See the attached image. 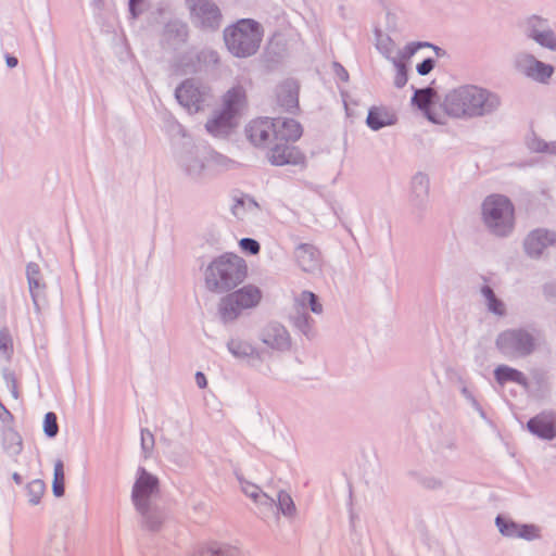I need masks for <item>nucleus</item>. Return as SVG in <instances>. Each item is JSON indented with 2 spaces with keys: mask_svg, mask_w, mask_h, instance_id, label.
Segmentation results:
<instances>
[{
  "mask_svg": "<svg viewBox=\"0 0 556 556\" xmlns=\"http://www.w3.org/2000/svg\"><path fill=\"white\" fill-rule=\"evenodd\" d=\"M498 105L496 96L477 86H462L452 90L443 102L453 117L470 118L492 112Z\"/></svg>",
  "mask_w": 556,
  "mask_h": 556,
  "instance_id": "obj_1",
  "label": "nucleus"
},
{
  "mask_svg": "<svg viewBox=\"0 0 556 556\" xmlns=\"http://www.w3.org/2000/svg\"><path fill=\"white\" fill-rule=\"evenodd\" d=\"M247 106L245 87L238 83L222 98L219 111L206 123V130L214 137L229 135L237 126Z\"/></svg>",
  "mask_w": 556,
  "mask_h": 556,
  "instance_id": "obj_2",
  "label": "nucleus"
},
{
  "mask_svg": "<svg viewBox=\"0 0 556 556\" xmlns=\"http://www.w3.org/2000/svg\"><path fill=\"white\" fill-rule=\"evenodd\" d=\"M245 132L254 146L263 147L275 141H296L302 136V127L293 119L265 117L252 121Z\"/></svg>",
  "mask_w": 556,
  "mask_h": 556,
  "instance_id": "obj_3",
  "label": "nucleus"
},
{
  "mask_svg": "<svg viewBox=\"0 0 556 556\" xmlns=\"http://www.w3.org/2000/svg\"><path fill=\"white\" fill-rule=\"evenodd\" d=\"M245 276L244 261L235 254H225L207 266L205 283L211 291L225 292L241 283Z\"/></svg>",
  "mask_w": 556,
  "mask_h": 556,
  "instance_id": "obj_4",
  "label": "nucleus"
},
{
  "mask_svg": "<svg viewBox=\"0 0 556 556\" xmlns=\"http://www.w3.org/2000/svg\"><path fill=\"white\" fill-rule=\"evenodd\" d=\"M263 38L261 25L253 20H241L225 29V42L228 50L238 58L254 54Z\"/></svg>",
  "mask_w": 556,
  "mask_h": 556,
  "instance_id": "obj_5",
  "label": "nucleus"
},
{
  "mask_svg": "<svg viewBox=\"0 0 556 556\" xmlns=\"http://www.w3.org/2000/svg\"><path fill=\"white\" fill-rule=\"evenodd\" d=\"M157 492V479L140 468L132 489V501L142 515L146 526L151 530L156 529L163 520L162 515L152 506Z\"/></svg>",
  "mask_w": 556,
  "mask_h": 556,
  "instance_id": "obj_6",
  "label": "nucleus"
},
{
  "mask_svg": "<svg viewBox=\"0 0 556 556\" xmlns=\"http://www.w3.org/2000/svg\"><path fill=\"white\" fill-rule=\"evenodd\" d=\"M482 218L493 233L506 236L514 228V206L506 197L490 195L482 204Z\"/></svg>",
  "mask_w": 556,
  "mask_h": 556,
  "instance_id": "obj_7",
  "label": "nucleus"
},
{
  "mask_svg": "<svg viewBox=\"0 0 556 556\" xmlns=\"http://www.w3.org/2000/svg\"><path fill=\"white\" fill-rule=\"evenodd\" d=\"M261 299V290L253 285H247L223 298L219 304L220 316L225 321L233 320L241 311L256 306Z\"/></svg>",
  "mask_w": 556,
  "mask_h": 556,
  "instance_id": "obj_8",
  "label": "nucleus"
},
{
  "mask_svg": "<svg viewBox=\"0 0 556 556\" xmlns=\"http://www.w3.org/2000/svg\"><path fill=\"white\" fill-rule=\"evenodd\" d=\"M541 343V338L525 330L503 332L497 339L498 349L506 355H528Z\"/></svg>",
  "mask_w": 556,
  "mask_h": 556,
  "instance_id": "obj_9",
  "label": "nucleus"
},
{
  "mask_svg": "<svg viewBox=\"0 0 556 556\" xmlns=\"http://www.w3.org/2000/svg\"><path fill=\"white\" fill-rule=\"evenodd\" d=\"M192 17L203 27L216 29L222 22L218 7L210 0H197L190 5Z\"/></svg>",
  "mask_w": 556,
  "mask_h": 556,
  "instance_id": "obj_10",
  "label": "nucleus"
},
{
  "mask_svg": "<svg viewBox=\"0 0 556 556\" xmlns=\"http://www.w3.org/2000/svg\"><path fill=\"white\" fill-rule=\"evenodd\" d=\"M291 141H275L268 152V160L273 165L302 164L304 155L298 148L290 146Z\"/></svg>",
  "mask_w": 556,
  "mask_h": 556,
  "instance_id": "obj_11",
  "label": "nucleus"
},
{
  "mask_svg": "<svg viewBox=\"0 0 556 556\" xmlns=\"http://www.w3.org/2000/svg\"><path fill=\"white\" fill-rule=\"evenodd\" d=\"M176 98L189 113H197L204 101V92L195 83L187 80L177 88Z\"/></svg>",
  "mask_w": 556,
  "mask_h": 556,
  "instance_id": "obj_12",
  "label": "nucleus"
},
{
  "mask_svg": "<svg viewBox=\"0 0 556 556\" xmlns=\"http://www.w3.org/2000/svg\"><path fill=\"white\" fill-rule=\"evenodd\" d=\"M556 416L554 413H542L528 421V429L531 433L552 440L556 437Z\"/></svg>",
  "mask_w": 556,
  "mask_h": 556,
  "instance_id": "obj_13",
  "label": "nucleus"
},
{
  "mask_svg": "<svg viewBox=\"0 0 556 556\" xmlns=\"http://www.w3.org/2000/svg\"><path fill=\"white\" fill-rule=\"evenodd\" d=\"M555 242L556 235L554 232L538 229L528 236L525 247L529 255H540L544 249L553 245Z\"/></svg>",
  "mask_w": 556,
  "mask_h": 556,
  "instance_id": "obj_14",
  "label": "nucleus"
},
{
  "mask_svg": "<svg viewBox=\"0 0 556 556\" xmlns=\"http://www.w3.org/2000/svg\"><path fill=\"white\" fill-rule=\"evenodd\" d=\"M496 525L500 531L507 536H518L527 540L539 536V529L532 525H518L502 517L496 518Z\"/></svg>",
  "mask_w": 556,
  "mask_h": 556,
  "instance_id": "obj_15",
  "label": "nucleus"
},
{
  "mask_svg": "<svg viewBox=\"0 0 556 556\" xmlns=\"http://www.w3.org/2000/svg\"><path fill=\"white\" fill-rule=\"evenodd\" d=\"M529 36L540 45L556 49V38L552 31L546 29L545 21L538 16H533L528 21Z\"/></svg>",
  "mask_w": 556,
  "mask_h": 556,
  "instance_id": "obj_16",
  "label": "nucleus"
},
{
  "mask_svg": "<svg viewBox=\"0 0 556 556\" xmlns=\"http://www.w3.org/2000/svg\"><path fill=\"white\" fill-rule=\"evenodd\" d=\"M518 65L527 76L539 81L549 78L554 72L551 65L544 64L529 55L519 60Z\"/></svg>",
  "mask_w": 556,
  "mask_h": 556,
  "instance_id": "obj_17",
  "label": "nucleus"
},
{
  "mask_svg": "<svg viewBox=\"0 0 556 556\" xmlns=\"http://www.w3.org/2000/svg\"><path fill=\"white\" fill-rule=\"evenodd\" d=\"M263 342L273 350H285L290 344L287 330L282 326L277 325H271L264 329Z\"/></svg>",
  "mask_w": 556,
  "mask_h": 556,
  "instance_id": "obj_18",
  "label": "nucleus"
},
{
  "mask_svg": "<svg viewBox=\"0 0 556 556\" xmlns=\"http://www.w3.org/2000/svg\"><path fill=\"white\" fill-rule=\"evenodd\" d=\"M396 115L395 113L384 106H374L369 110L367 116V125L372 130H378L386 126H391L395 124Z\"/></svg>",
  "mask_w": 556,
  "mask_h": 556,
  "instance_id": "obj_19",
  "label": "nucleus"
},
{
  "mask_svg": "<svg viewBox=\"0 0 556 556\" xmlns=\"http://www.w3.org/2000/svg\"><path fill=\"white\" fill-rule=\"evenodd\" d=\"M299 86L293 80H288L279 86L277 91L278 101L286 110H292L298 106Z\"/></svg>",
  "mask_w": 556,
  "mask_h": 556,
  "instance_id": "obj_20",
  "label": "nucleus"
},
{
  "mask_svg": "<svg viewBox=\"0 0 556 556\" xmlns=\"http://www.w3.org/2000/svg\"><path fill=\"white\" fill-rule=\"evenodd\" d=\"M192 556H239V551L229 545L212 542L198 546Z\"/></svg>",
  "mask_w": 556,
  "mask_h": 556,
  "instance_id": "obj_21",
  "label": "nucleus"
},
{
  "mask_svg": "<svg viewBox=\"0 0 556 556\" xmlns=\"http://www.w3.org/2000/svg\"><path fill=\"white\" fill-rule=\"evenodd\" d=\"M300 266L308 271L313 270L319 265V252L311 245H302L296 253Z\"/></svg>",
  "mask_w": 556,
  "mask_h": 556,
  "instance_id": "obj_22",
  "label": "nucleus"
},
{
  "mask_svg": "<svg viewBox=\"0 0 556 556\" xmlns=\"http://www.w3.org/2000/svg\"><path fill=\"white\" fill-rule=\"evenodd\" d=\"M258 211V204L249 197H242L235 200L232 205V213L236 217L244 219L250 215L256 214Z\"/></svg>",
  "mask_w": 556,
  "mask_h": 556,
  "instance_id": "obj_23",
  "label": "nucleus"
},
{
  "mask_svg": "<svg viewBox=\"0 0 556 556\" xmlns=\"http://www.w3.org/2000/svg\"><path fill=\"white\" fill-rule=\"evenodd\" d=\"M434 96V91L430 88H427V89H420V90H417L415 92V96L413 98V102L420 109L422 110L428 118L434 123H439L434 116L431 114V102H432V98Z\"/></svg>",
  "mask_w": 556,
  "mask_h": 556,
  "instance_id": "obj_24",
  "label": "nucleus"
},
{
  "mask_svg": "<svg viewBox=\"0 0 556 556\" xmlns=\"http://www.w3.org/2000/svg\"><path fill=\"white\" fill-rule=\"evenodd\" d=\"M495 378L498 383L504 384L508 381L516 382L519 384H526V378L523 374L517 369L508 366H498L495 369Z\"/></svg>",
  "mask_w": 556,
  "mask_h": 556,
  "instance_id": "obj_25",
  "label": "nucleus"
},
{
  "mask_svg": "<svg viewBox=\"0 0 556 556\" xmlns=\"http://www.w3.org/2000/svg\"><path fill=\"white\" fill-rule=\"evenodd\" d=\"M309 305L312 312L319 314L323 311L321 304L318 302L317 296L308 291H303L295 299V306L299 312L305 309L306 305Z\"/></svg>",
  "mask_w": 556,
  "mask_h": 556,
  "instance_id": "obj_26",
  "label": "nucleus"
},
{
  "mask_svg": "<svg viewBox=\"0 0 556 556\" xmlns=\"http://www.w3.org/2000/svg\"><path fill=\"white\" fill-rule=\"evenodd\" d=\"M52 490H53V494L56 497L63 496L64 492H65V471H64V464L61 459H58L54 463Z\"/></svg>",
  "mask_w": 556,
  "mask_h": 556,
  "instance_id": "obj_27",
  "label": "nucleus"
},
{
  "mask_svg": "<svg viewBox=\"0 0 556 556\" xmlns=\"http://www.w3.org/2000/svg\"><path fill=\"white\" fill-rule=\"evenodd\" d=\"M228 349L232 355L241 358L252 357L256 354L253 346L242 340H231L228 344Z\"/></svg>",
  "mask_w": 556,
  "mask_h": 556,
  "instance_id": "obj_28",
  "label": "nucleus"
},
{
  "mask_svg": "<svg viewBox=\"0 0 556 556\" xmlns=\"http://www.w3.org/2000/svg\"><path fill=\"white\" fill-rule=\"evenodd\" d=\"M243 492L255 502H260L262 504H269L273 506V500L269 498L266 494L262 493L260 488L253 483H244L242 484Z\"/></svg>",
  "mask_w": 556,
  "mask_h": 556,
  "instance_id": "obj_29",
  "label": "nucleus"
},
{
  "mask_svg": "<svg viewBox=\"0 0 556 556\" xmlns=\"http://www.w3.org/2000/svg\"><path fill=\"white\" fill-rule=\"evenodd\" d=\"M482 293L488 301L490 311L494 312L495 314L502 315L504 313V304L495 298L492 289L489 287H483Z\"/></svg>",
  "mask_w": 556,
  "mask_h": 556,
  "instance_id": "obj_30",
  "label": "nucleus"
},
{
  "mask_svg": "<svg viewBox=\"0 0 556 556\" xmlns=\"http://www.w3.org/2000/svg\"><path fill=\"white\" fill-rule=\"evenodd\" d=\"M45 489H46V485H45V482L42 480H34L31 481L28 486H27V490H28V494H29V497H30V502L33 504H38L41 496L43 495L45 493Z\"/></svg>",
  "mask_w": 556,
  "mask_h": 556,
  "instance_id": "obj_31",
  "label": "nucleus"
},
{
  "mask_svg": "<svg viewBox=\"0 0 556 556\" xmlns=\"http://www.w3.org/2000/svg\"><path fill=\"white\" fill-rule=\"evenodd\" d=\"M43 429H45V433L49 438H53L58 434L59 426L56 422V415L54 413L46 414L45 420H43Z\"/></svg>",
  "mask_w": 556,
  "mask_h": 556,
  "instance_id": "obj_32",
  "label": "nucleus"
},
{
  "mask_svg": "<svg viewBox=\"0 0 556 556\" xmlns=\"http://www.w3.org/2000/svg\"><path fill=\"white\" fill-rule=\"evenodd\" d=\"M27 278L30 290L40 288V268L37 264H29L27 266Z\"/></svg>",
  "mask_w": 556,
  "mask_h": 556,
  "instance_id": "obj_33",
  "label": "nucleus"
},
{
  "mask_svg": "<svg viewBox=\"0 0 556 556\" xmlns=\"http://www.w3.org/2000/svg\"><path fill=\"white\" fill-rule=\"evenodd\" d=\"M278 506H279V509L285 515H292V513L294 511L293 501H292L291 496L285 492H281L278 495Z\"/></svg>",
  "mask_w": 556,
  "mask_h": 556,
  "instance_id": "obj_34",
  "label": "nucleus"
},
{
  "mask_svg": "<svg viewBox=\"0 0 556 556\" xmlns=\"http://www.w3.org/2000/svg\"><path fill=\"white\" fill-rule=\"evenodd\" d=\"M529 147L530 149L534 150V151H538V152H548L551 154H556V142H553V143H545L543 141H540L538 139H533L530 143H529Z\"/></svg>",
  "mask_w": 556,
  "mask_h": 556,
  "instance_id": "obj_35",
  "label": "nucleus"
},
{
  "mask_svg": "<svg viewBox=\"0 0 556 556\" xmlns=\"http://www.w3.org/2000/svg\"><path fill=\"white\" fill-rule=\"evenodd\" d=\"M239 245L243 251H247L251 254H257L260 251L258 242L250 238L240 240Z\"/></svg>",
  "mask_w": 556,
  "mask_h": 556,
  "instance_id": "obj_36",
  "label": "nucleus"
},
{
  "mask_svg": "<svg viewBox=\"0 0 556 556\" xmlns=\"http://www.w3.org/2000/svg\"><path fill=\"white\" fill-rule=\"evenodd\" d=\"M0 350L4 353H9L12 350V340L7 330L0 331Z\"/></svg>",
  "mask_w": 556,
  "mask_h": 556,
  "instance_id": "obj_37",
  "label": "nucleus"
},
{
  "mask_svg": "<svg viewBox=\"0 0 556 556\" xmlns=\"http://www.w3.org/2000/svg\"><path fill=\"white\" fill-rule=\"evenodd\" d=\"M407 83L406 70L403 64L397 65V74L395 76V85L403 87Z\"/></svg>",
  "mask_w": 556,
  "mask_h": 556,
  "instance_id": "obj_38",
  "label": "nucleus"
},
{
  "mask_svg": "<svg viewBox=\"0 0 556 556\" xmlns=\"http://www.w3.org/2000/svg\"><path fill=\"white\" fill-rule=\"evenodd\" d=\"M434 66V62L433 60L431 59H427L425 60L422 63H420L418 66H417V71L420 75H427L428 73L431 72V70L433 68Z\"/></svg>",
  "mask_w": 556,
  "mask_h": 556,
  "instance_id": "obj_39",
  "label": "nucleus"
},
{
  "mask_svg": "<svg viewBox=\"0 0 556 556\" xmlns=\"http://www.w3.org/2000/svg\"><path fill=\"white\" fill-rule=\"evenodd\" d=\"M413 185L418 187L420 191L426 192L428 190V179L424 175H417L413 180Z\"/></svg>",
  "mask_w": 556,
  "mask_h": 556,
  "instance_id": "obj_40",
  "label": "nucleus"
},
{
  "mask_svg": "<svg viewBox=\"0 0 556 556\" xmlns=\"http://www.w3.org/2000/svg\"><path fill=\"white\" fill-rule=\"evenodd\" d=\"M141 444L143 450H149L153 445V435L149 431L141 432Z\"/></svg>",
  "mask_w": 556,
  "mask_h": 556,
  "instance_id": "obj_41",
  "label": "nucleus"
},
{
  "mask_svg": "<svg viewBox=\"0 0 556 556\" xmlns=\"http://www.w3.org/2000/svg\"><path fill=\"white\" fill-rule=\"evenodd\" d=\"M144 0H130L129 2V10H130V13L132 15V17H136L141 9H140V4L143 2Z\"/></svg>",
  "mask_w": 556,
  "mask_h": 556,
  "instance_id": "obj_42",
  "label": "nucleus"
},
{
  "mask_svg": "<svg viewBox=\"0 0 556 556\" xmlns=\"http://www.w3.org/2000/svg\"><path fill=\"white\" fill-rule=\"evenodd\" d=\"M195 381H197V384L199 386V388H201V389H204L207 386V381H206L204 374H202L200 371L197 372V375H195Z\"/></svg>",
  "mask_w": 556,
  "mask_h": 556,
  "instance_id": "obj_43",
  "label": "nucleus"
},
{
  "mask_svg": "<svg viewBox=\"0 0 556 556\" xmlns=\"http://www.w3.org/2000/svg\"><path fill=\"white\" fill-rule=\"evenodd\" d=\"M296 325L299 328H301V330L304 332V333H308V321H307V318H304L303 320L299 319L296 321Z\"/></svg>",
  "mask_w": 556,
  "mask_h": 556,
  "instance_id": "obj_44",
  "label": "nucleus"
},
{
  "mask_svg": "<svg viewBox=\"0 0 556 556\" xmlns=\"http://www.w3.org/2000/svg\"><path fill=\"white\" fill-rule=\"evenodd\" d=\"M338 67V75L341 77L342 80L348 79V72L341 67L340 65H336Z\"/></svg>",
  "mask_w": 556,
  "mask_h": 556,
  "instance_id": "obj_45",
  "label": "nucleus"
},
{
  "mask_svg": "<svg viewBox=\"0 0 556 556\" xmlns=\"http://www.w3.org/2000/svg\"><path fill=\"white\" fill-rule=\"evenodd\" d=\"M7 63H8V65H9L10 67H14V66H16V64H17V59H16V58H14V56H8V58H7Z\"/></svg>",
  "mask_w": 556,
  "mask_h": 556,
  "instance_id": "obj_46",
  "label": "nucleus"
},
{
  "mask_svg": "<svg viewBox=\"0 0 556 556\" xmlns=\"http://www.w3.org/2000/svg\"><path fill=\"white\" fill-rule=\"evenodd\" d=\"M426 46H429L428 43H416L414 45L412 48H410V53H414L417 49L421 48V47H426Z\"/></svg>",
  "mask_w": 556,
  "mask_h": 556,
  "instance_id": "obj_47",
  "label": "nucleus"
},
{
  "mask_svg": "<svg viewBox=\"0 0 556 556\" xmlns=\"http://www.w3.org/2000/svg\"><path fill=\"white\" fill-rule=\"evenodd\" d=\"M177 33H178L181 37H185V36H186V26H185V25H179V27L177 28Z\"/></svg>",
  "mask_w": 556,
  "mask_h": 556,
  "instance_id": "obj_48",
  "label": "nucleus"
},
{
  "mask_svg": "<svg viewBox=\"0 0 556 556\" xmlns=\"http://www.w3.org/2000/svg\"><path fill=\"white\" fill-rule=\"evenodd\" d=\"M14 480H15L17 483H20V482H21V478H20V476H18V475H14Z\"/></svg>",
  "mask_w": 556,
  "mask_h": 556,
  "instance_id": "obj_49",
  "label": "nucleus"
}]
</instances>
